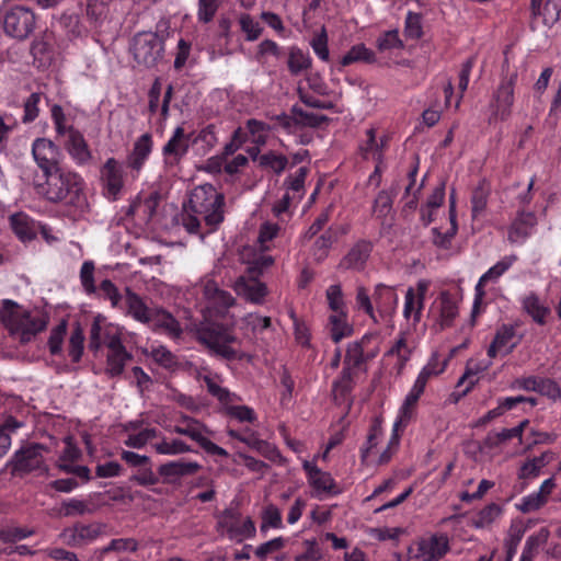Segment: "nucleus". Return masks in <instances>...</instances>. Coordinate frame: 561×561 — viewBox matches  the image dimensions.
Listing matches in <instances>:
<instances>
[{"mask_svg": "<svg viewBox=\"0 0 561 561\" xmlns=\"http://www.w3.org/2000/svg\"><path fill=\"white\" fill-rule=\"evenodd\" d=\"M37 18L35 12L24 5H13L3 14L5 35L16 41L27 39L35 31Z\"/></svg>", "mask_w": 561, "mask_h": 561, "instance_id": "nucleus-10", "label": "nucleus"}, {"mask_svg": "<svg viewBox=\"0 0 561 561\" xmlns=\"http://www.w3.org/2000/svg\"><path fill=\"white\" fill-rule=\"evenodd\" d=\"M203 381L205 382L208 392L218 399V401L225 407L227 403H232L240 401V398L230 392L227 388L221 387L219 382V377L217 375H205L203 376Z\"/></svg>", "mask_w": 561, "mask_h": 561, "instance_id": "nucleus-43", "label": "nucleus"}, {"mask_svg": "<svg viewBox=\"0 0 561 561\" xmlns=\"http://www.w3.org/2000/svg\"><path fill=\"white\" fill-rule=\"evenodd\" d=\"M517 261V256L515 254L506 255L502 257L499 262H496L493 266H491L478 280L476 285V298H474V308L482 300L484 296V286L489 283H496L500 277L506 273L513 264Z\"/></svg>", "mask_w": 561, "mask_h": 561, "instance_id": "nucleus-25", "label": "nucleus"}, {"mask_svg": "<svg viewBox=\"0 0 561 561\" xmlns=\"http://www.w3.org/2000/svg\"><path fill=\"white\" fill-rule=\"evenodd\" d=\"M547 465L545 455L534 457L525 461L518 471V478L523 480L535 479L539 476L541 469Z\"/></svg>", "mask_w": 561, "mask_h": 561, "instance_id": "nucleus-57", "label": "nucleus"}, {"mask_svg": "<svg viewBox=\"0 0 561 561\" xmlns=\"http://www.w3.org/2000/svg\"><path fill=\"white\" fill-rule=\"evenodd\" d=\"M152 150V138L149 134L141 135L134 144L131 152L127 157V167L131 170L134 178H137Z\"/></svg>", "mask_w": 561, "mask_h": 561, "instance_id": "nucleus-29", "label": "nucleus"}, {"mask_svg": "<svg viewBox=\"0 0 561 561\" xmlns=\"http://www.w3.org/2000/svg\"><path fill=\"white\" fill-rule=\"evenodd\" d=\"M197 287L202 290L204 299L214 308L227 309L234 304L232 295L220 289L217 283L208 275L201 279Z\"/></svg>", "mask_w": 561, "mask_h": 561, "instance_id": "nucleus-26", "label": "nucleus"}, {"mask_svg": "<svg viewBox=\"0 0 561 561\" xmlns=\"http://www.w3.org/2000/svg\"><path fill=\"white\" fill-rule=\"evenodd\" d=\"M517 80V72L512 73L508 78H504L495 93L496 102L500 105H513L514 85Z\"/></svg>", "mask_w": 561, "mask_h": 561, "instance_id": "nucleus-56", "label": "nucleus"}, {"mask_svg": "<svg viewBox=\"0 0 561 561\" xmlns=\"http://www.w3.org/2000/svg\"><path fill=\"white\" fill-rule=\"evenodd\" d=\"M425 390V386H423L417 381H414L413 386L411 387L410 391L404 398V401L402 405L399 409L398 416L393 423L394 425V432L396 431H403L411 419L414 415V411L417 404V401L420 397L423 394Z\"/></svg>", "mask_w": 561, "mask_h": 561, "instance_id": "nucleus-28", "label": "nucleus"}, {"mask_svg": "<svg viewBox=\"0 0 561 561\" xmlns=\"http://www.w3.org/2000/svg\"><path fill=\"white\" fill-rule=\"evenodd\" d=\"M148 325L172 339L179 337L182 333L179 321L169 311L162 308H153Z\"/></svg>", "mask_w": 561, "mask_h": 561, "instance_id": "nucleus-32", "label": "nucleus"}, {"mask_svg": "<svg viewBox=\"0 0 561 561\" xmlns=\"http://www.w3.org/2000/svg\"><path fill=\"white\" fill-rule=\"evenodd\" d=\"M404 35L412 39H419L423 35L422 15L409 11L404 23Z\"/></svg>", "mask_w": 561, "mask_h": 561, "instance_id": "nucleus-64", "label": "nucleus"}, {"mask_svg": "<svg viewBox=\"0 0 561 561\" xmlns=\"http://www.w3.org/2000/svg\"><path fill=\"white\" fill-rule=\"evenodd\" d=\"M139 549V542L133 537H121L112 539L106 546L102 547L99 551L101 556L107 553L129 554L135 553Z\"/></svg>", "mask_w": 561, "mask_h": 561, "instance_id": "nucleus-45", "label": "nucleus"}, {"mask_svg": "<svg viewBox=\"0 0 561 561\" xmlns=\"http://www.w3.org/2000/svg\"><path fill=\"white\" fill-rule=\"evenodd\" d=\"M130 53L139 66L154 68L164 56V41L154 32H139L133 37Z\"/></svg>", "mask_w": 561, "mask_h": 561, "instance_id": "nucleus-8", "label": "nucleus"}, {"mask_svg": "<svg viewBox=\"0 0 561 561\" xmlns=\"http://www.w3.org/2000/svg\"><path fill=\"white\" fill-rule=\"evenodd\" d=\"M383 140L378 142L376 140L375 130L373 128L367 130V141L360 147L362 154L365 159H373L377 162L374 173L370 175V182L376 181L379 184L381 174L382 149Z\"/></svg>", "mask_w": 561, "mask_h": 561, "instance_id": "nucleus-34", "label": "nucleus"}, {"mask_svg": "<svg viewBox=\"0 0 561 561\" xmlns=\"http://www.w3.org/2000/svg\"><path fill=\"white\" fill-rule=\"evenodd\" d=\"M382 437L381 424L379 421H375L370 426L369 434L366 443L360 449V457L364 463H370L375 461V456L378 454V444Z\"/></svg>", "mask_w": 561, "mask_h": 561, "instance_id": "nucleus-41", "label": "nucleus"}, {"mask_svg": "<svg viewBox=\"0 0 561 561\" xmlns=\"http://www.w3.org/2000/svg\"><path fill=\"white\" fill-rule=\"evenodd\" d=\"M358 61L374 64L376 61V55L364 44H357L351 47V49L342 57L341 65L346 67Z\"/></svg>", "mask_w": 561, "mask_h": 561, "instance_id": "nucleus-49", "label": "nucleus"}, {"mask_svg": "<svg viewBox=\"0 0 561 561\" xmlns=\"http://www.w3.org/2000/svg\"><path fill=\"white\" fill-rule=\"evenodd\" d=\"M123 432L126 434L124 444L127 447L141 449L147 444L160 437V432L156 427L148 426L142 419L134 420L123 425Z\"/></svg>", "mask_w": 561, "mask_h": 561, "instance_id": "nucleus-18", "label": "nucleus"}, {"mask_svg": "<svg viewBox=\"0 0 561 561\" xmlns=\"http://www.w3.org/2000/svg\"><path fill=\"white\" fill-rule=\"evenodd\" d=\"M197 339L213 354L221 358L234 360L244 356L233 331L221 324L210 323L201 327L197 331Z\"/></svg>", "mask_w": 561, "mask_h": 561, "instance_id": "nucleus-6", "label": "nucleus"}, {"mask_svg": "<svg viewBox=\"0 0 561 561\" xmlns=\"http://www.w3.org/2000/svg\"><path fill=\"white\" fill-rule=\"evenodd\" d=\"M192 136L193 134H186L183 127H176L172 137L168 140L162 149L165 159L178 161L184 157L190 145L193 144Z\"/></svg>", "mask_w": 561, "mask_h": 561, "instance_id": "nucleus-31", "label": "nucleus"}, {"mask_svg": "<svg viewBox=\"0 0 561 561\" xmlns=\"http://www.w3.org/2000/svg\"><path fill=\"white\" fill-rule=\"evenodd\" d=\"M261 519H262V523L260 526V530L262 533H265L270 528H273V529L284 528L282 512L276 505H274L272 503L266 504L263 507L262 513H261Z\"/></svg>", "mask_w": 561, "mask_h": 561, "instance_id": "nucleus-50", "label": "nucleus"}, {"mask_svg": "<svg viewBox=\"0 0 561 561\" xmlns=\"http://www.w3.org/2000/svg\"><path fill=\"white\" fill-rule=\"evenodd\" d=\"M216 530L221 537L238 543L255 535V525L250 517H243L238 511L228 508L217 516Z\"/></svg>", "mask_w": 561, "mask_h": 561, "instance_id": "nucleus-9", "label": "nucleus"}, {"mask_svg": "<svg viewBox=\"0 0 561 561\" xmlns=\"http://www.w3.org/2000/svg\"><path fill=\"white\" fill-rule=\"evenodd\" d=\"M92 513L89 503L84 500L71 497L62 502L61 514L64 516H77Z\"/></svg>", "mask_w": 561, "mask_h": 561, "instance_id": "nucleus-60", "label": "nucleus"}, {"mask_svg": "<svg viewBox=\"0 0 561 561\" xmlns=\"http://www.w3.org/2000/svg\"><path fill=\"white\" fill-rule=\"evenodd\" d=\"M356 306L363 310L369 318L375 322H379L377 313L375 311L374 298L371 299L367 289L363 286L357 287L356 290Z\"/></svg>", "mask_w": 561, "mask_h": 561, "instance_id": "nucleus-59", "label": "nucleus"}, {"mask_svg": "<svg viewBox=\"0 0 561 561\" xmlns=\"http://www.w3.org/2000/svg\"><path fill=\"white\" fill-rule=\"evenodd\" d=\"M239 24L241 31L245 33V39L249 42L256 41L263 32L261 24L247 13L240 16Z\"/></svg>", "mask_w": 561, "mask_h": 561, "instance_id": "nucleus-62", "label": "nucleus"}, {"mask_svg": "<svg viewBox=\"0 0 561 561\" xmlns=\"http://www.w3.org/2000/svg\"><path fill=\"white\" fill-rule=\"evenodd\" d=\"M516 330L512 324H502L495 333V336L488 348V356L495 358L497 355L505 356L510 354L518 344Z\"/></svg>", "mask_w": 561, "mask_h": 561, "instance_id": "nucleus-24", "label": "nucleus"}, {"mask_svg": "<svg viewBox=\"0 0 561 561\" xmlns=\"http://www.w3.org/2000/svg\"><path fill=\"white\" fill-rule=\"evenodd\" d=\"M124 329L110 322L104 316L96 314L90 327L89 348L99 352L103 346L113 348L123 343Z\"/></svg>", "mask_w": 561, "mask_h": 561, "instance_id": "nucleus-12", "label": "nucleus"}, {"mask_svg": "<svg viewBox=\"0 0 561 561\" xmlns=\"http://www.w3.org/2000/svg\"><path fill=\"white\" fill-rule=\"evenodd\" d=\"M387 355L397 356V371L401 374L407 362L411 356V348L408 346L404 335L402 334L394 345L388 351Z\"/></svg>", "mask_w": 561, "mask_h": 561, "instance_id": "nucleus-58", "label": "nucleus"}, {"mask_svg": "<svg viewBox=\"0 0 561 561\" xmlns=\"http://www.w3.org/2000/svg\"><path fill=\"white\" fill-rule=\"evenodd\" d=\"M491 365V360L469 359L461 380H469L470 386H473L478 381V376L488 370Z\"/></svg>", "mask_w": 561, "mask_h": 561, "instance_id": "nucleus-61", "label": "nucleus"}, {"mask_svg": "<svg viewBox=\"0 0 561 561\" xmlns=\"http://www.w3.org/2000/svg\"><path fill=\"white\" fill-rule=\"evenodd\" d=\"M28 56L32 58L31 65L34 68L48 69L56 58L54 34L46 30L34 36L30 43Z\"/></svg>", "mask_w": 561, "mask_h": 561, "instance_id": "nucleus-14", "label": "nucleus"}, {"mask_svg": "<svg viewBox=\"0 0 561 561\" xmlns=\"http://www.w3.org/2000/svg\"><path fill=\"white\" fill-rule=\"evenodd\" d=\"M379 344L376 333H366L359 340L348 343L343 368L332 385L335 398L344 399L352 392L359 375L366 371L365 364L379 354Z\"/></svg>", "mask_w": 561, "mask_h": 561, "instance_id": "nucleus-2", "label": "nucleus"}, {"mask_svg": "<svg viewBox=\"0 0 561 561\" xmlns=\"http://www.w3.org/2000/svg\"><path fill=\"white\" fill-rule=\"evenodd\" d=\"M308 168L301 167L297 170L295 174H290L284 182L286 186V192H293V195L296 196V203H298L305 193V180L308 175Z\"/></svg>", "mask_w": 561, "mask_h": 561, "instance_id": "nucleus-53", "label": "nucleus"}, {"mask_svg": "<svg viewBox=\"0 0 561 561\" xmlns=\"http://www.w3.org/2000/svg\"><path fill=\"white\" fill-rule=\"evenodd\" d=\"M458 316V305L453 296L443 291L431 305L427 317L435 331H443L453 325Z\"/></svg>", "mask_w": 561, "mask_h": 561, "instance_id": "nucleus-15", "label": "nucleus"}, {"mask_svg": "<svg viewBox=\"0 0 561 561\" xmlns=\"http://www.w3.org/2000/svg\"><path fill=\"white\" fill-rule=\"evenodd\" d=\"M430 282L420 279L416 287H409L404 296L403 317L413 327H416L422 319V311Z\"/></svg>", "mask_w": 561, "mask_h": 561, "instance_id": "nucleus-17", "label": "nucleus"}, {"mask_svg": "<svg viewBox=\"0 0 561 561\" xmlns=\"http://www.w3.org/2000/svg\"><path fill=\"white\" fill-rule=\"evenodd\" d=\"M106 525L100 522L90 524L77 523L65 528L59 537L64 543L70 547L80 548L94 542L105 534Z\"/></svg>", "mask_w": 561, "mask_h": 561, "instance_id": "nucleus-13", "label": "nucleus"}, {"mask_svg": "<svg viewBox=\"0 0 561 561\" xmlns=\"http://www.w3.org/2000/svg\"><path fill=\"white\" fill-rule=\"evenodd\" d=\"M202 466L197 461L178 459L167 461L158 467V474L163 482L174 483L181 478L193 476L201 470Z\"/></svg>", "mask_w": 561, "mask_h": 561, "instance_id": "nucleus-23", "label": "nucleus"}, {"mask_svg": "<svg viewBox=\"0 0 561 561\" xmlns=\"http://www.w3.org/2000/svg\"><path fill=\"white\" fill-rule=\"evenodd\" d=\"M329 325L331 339L334 343H339L353 334V327L348 323L346 313L331 314Z\"/></svg>", "mask_w": 561, "mask_h": 561, "instance_id": "nucleus-47", "label": "nucleus"}, {"mask_svg": "<svg viewBox=\"0 0 561 561\" xmlns=\"http://www.w3.org/2000/svg\"><path fill=\"white\" fill-rule=\"evenodd\" d=\"M83 343H84V334L80 327H77L72 330L70 339H69V345H68V353L71 357V360L77 363L81 359L82 353H83Z\"/></svg>", "mask_w": 561, "mask_h": 561, "instance_id": "nucleus-63", "label": "nucleus"}, {"mask_svg": "<svg viewBox=\"0 0 561 561\" xmlns=\"http://www.w3.org/2000/svg\"><path fill=\"white\" fill-rule=\"evenodd\" d=\"M170 432L187 436L192 440L198 443V445L208 434V430L204 424L187 415H181L180 423L174 425Z\"/></svg>", "mask_w": 561, "mask_h": 561, "instance_id": "nucleus-36", "label": "nucleus"}, {"mask_svg": "<svg viewBox=\"0 0 561 561\" xmlns=\"http://www.w3.org/2000/svg\"><path fill=\"white\" fill-rule=\"evenodd\" d=\"M46 185L41 193L53 203L82 206L85 202L82 178L67 169L57 168L45 173Z\"/></svg>", "mask_w": 561, "mask_h": 561, "instance_id": "nucleus-4", "label": "nucleus"}, {"mask_svg": "<svg viewBox=\"0 0 561 561\" xmlns=\"http://www.w3.org/2000/svg\"><path fill=\"white\" fill-rule=\"evenodd\" d=\"M523 308L540 325L546 323V318L550 313L549 307L545 306L536 294H529L523 299Z\"/></svg>", "mask_w": 561, "mask_h": 561, "instance_id": "nucleus-46", "label": "nucleus"}, {"mask_svg": "<svg viewBox=\"0 0 561 561\" xmlns=\"http://www.w3.org/2000/svg\"><path fill=\"white\" fill-rule=\"evenodd\" d=\"M449 537L445 533L427 534L409 549V561H439L449 551Z\"/></svg>", "mask_w": 561, "mask_h": 561, "instance_id": "nucleus-11", "label": "nucleus"}, {"mask_svg": "<svg viewBox=\"0 0 561 561\" xmlns=\"http://www.w3.org/2000/svg\"><path fill=\"white\" fill-rule=\"evenodd\" d=\"M124 168L114 158H108L101 169V181L104 195L112 201L117 199L124 187Z\"/></svg>", "mask_w": 561, "mask_h": 561, "instance_id": "nucleus-19", "label": "nucleus"}, {"mask_svg": "<svg viewBox=\"0 0 561 561\" xmlns=\"http://www.w3.org/2000/svg\"><path fill=\"white\" fill-rule=\"evenodd\" d=\"M296 201V196L289 192H285L284 195L276 201L272 206V214L276 221L288 224L293 216L291 204Z\"/></svg>", "mask_w": 561, "mask_h": 561, "instance_id": "nucleus-51", "label": "nucleus"}, {"mask_svg": "<svg viewBox=\"0 0 561 561\" xmlns=\"http://www.w3.org/2000/svg\"><path fill=\"white\" fill-rule=\"evenodd\" d=\"M502 514V508L495 503H491L479 511L471 519L476 528H485L494 523Z\"/></svg>", "mask_w": 561, "mask_h": 561, "instance_id": "nucleus-52", "label": "nucleus"}, {"mask_svg": "<svg viewBox=\"0 0 561 561\" xmlns=\"http://www.w3.org/2000/svg\"><path fill=\"white\" fill-rule=\"evenodd\" d=\"M225 197L211 184L195 187L183 215V226L190 233L214 232L224 220Z\"/></svg>", "mask_w": 561, "mask_h": 561, "instance_id": "nucleus-1", "label": "nucleus"}, {"mask_svg": "<svg viewBox=\"0 0 561 561\" xmlns=\"http://www.w3.org/2000/svg\"><path fill=\"white\" fill-rule=\"evenodd\" d=\"M159 440L151 444L152 449L162 456H179L192 451L190 445L179 438L169 439L160 434Z\"/></svg>", "mask_w": 561, "mask_h": 561, "instance_id": "nucleus-40", "label": "nucleus"}, {"mask_svg": "<svg viewBox=\"0 0 561 561\" xmlns=\"http://www.w3.org/2000/svg\"><path fill=\"white\" fill-rule=\"evenodd\" d=\"M279 125L289 133H295L299 127H317L324 121L323 116L304 112L301 108L293 107L290 115H278Z\"/></svg>", "mask_w": 561, "mask_h": 561, "instance_id": "nucleus-30", "label": "nucleus"}, {"mask_svg": "<svg viewBox=\"0 0 561 561\" xmlns=\"http://www.w3.org/2000/svg\"><path fill=\"white\" fill-rule=\"evenodd\" d=\"M133 355L126 350L124 344H119L106 352L105 374L112 378L121 376L126 364L131 360Z\"/></svg>", "mask_w": 561, "mask_h": 561, "instance_id": "nucleus-35", "label": "nucleus"}, {"mask_svg": "<svg viewBox=\"0 0 561 561\" xmlns=\"http://www.w3.org/2000/svg\"><path fill=\"white\" fill-rule=\"evenodd\" d=\"M46 448L41 444H30L15 451L12 463L15 472L37 471L44 473L47 467L44 460Z\"/></svg>", "mask_w": 561, "mask_h": 561, "instance_id": "nucleus-16", "label": "nucleus"}, {"mask_svg": "<svg viewBox=\"0 0 561 561\" xmlns=\"http://www.w3.org/2000/svg\"><path fill=\"white\" fill-rule=\"evenodd\" d=\"M312 59L308 53H305L297 46L288 48L287 67L291 76H299L302 71L311 68Z\"/></svg>", "mask_w": 561, "mask_h": 561, "instance_id": "nucleus-42", "label": "nucleus"}, {"mask_svg": "<svg viewBox=\"0 0 561 561\" xmlns=\"http://www.w3.org/2000/svg\"><path fill=\"white\" fill-rule=\"evenodd\" d=\"M249 267L245 274L240 275L231 285L236 295L244 301L262 306L270 290L265 283L259 279L264 270L274 264V257L270 254L261 253L248 262Z\"/></svg>", "mask_w": 561, "mask_h": 561, "instance_id": "nucleus-5", "label": "nucleus"}, {"mask_svg": "<svg viewBox=\"0 0 561 561\" xmlns=\"http://www.w3.org/2000/svg\"><path fill=\"white\" fill-rule=\"evenodd\" d=\"M225 413L227 416L237 420L240 423H254L257 420V415L255 411L248 407L241 404L227 403L224 407Z\"/></svg>", "mask_w": 561, "mask_h": 561, "instance_id": "nucleus-55", "label": "nucleus"}, {"mask_svg": "<svg viewBox=\"0 0 561 561\" xmlns=\"http://www.w3.org/2000/svg\"><path fill=\"white\" fill-rule=\"evenodd\" d=\"M32 153L44 174L57 169L59 158L58 147L47 138H37L32 145Z\"/></svg>", "mask_w": 561, "mask_h": 561, "instance_id": "nucleus-22", "label": "nucleus"}, {"mask_svg": "<svg viewBox=\"0 0 561 561\" xmlns=\"http://www.w3.org/2000/svg\"><path fill=\"white\" fill-rule=\"evenodd\" d=\"M549 535L547 528H540L536 534L530 535L525 542L519 561H533L539 548L548 541Z\"/></svg>", "mask_w": 561, "mask_h": 561, "instance_id": "nucleus-48", "label": "nucleus"}, {"mask_svg": "<svg viewBox=\"0 0 561 561\" xmlns=\"http://www.w3.org/2000/svg\"><path fill=\"white\" fill-rule=\"evenodd\" d=\"M125 301L127 306V314L138 322L145 324L150 322L153 308H150L139 295L127 288Z\"/></svg>", "mask_w": 561, "mask_h": 561, "instance_id": "nucleus-38", "label": "nucleus"}, {"mask_svg": "<svg viewBox=\"0 0 561 561\" xmlns=\"http://www.w3.org/2000/svg\"><path fill=\"white\" fill-rule=\"evenodd\" d=\"M0 321L12 336L26 343L46 329L48 317L39 311H27L11 300H3Z\"/></svg>", "mask_w": 561, "mask_h": 561, "instance_id": "nucleus-3", "label": "nucleus"}, {"mask_svg": "<svg viewBox=\"0 0 561 561\" xmlns=\"http://www.w3.org/2000/svg\"><path fill=\"white\" fill-rule=\"evenodd\" d=\"M399 302V297L394 287L378 284L374 291L375 311L378 319H385L394 313Z\"/></svg>", "mask_w": 561, "mask_h": 561, "instance_id": "nucleus-27", "label": "nucleus"}, {"mask_svg": "<svg viewBox=\"0 0 561 561\" xmlns=\"http://www.w3.org/2000/svg\"><path fill=\"white\" fill-rule=\"evenodd\" d=\"M448 358L442 359L438 352H433L426 365L421 369L415 381L426 387L430 378L440 375L445 371Z\"/></svg>", "mask_w": 561, "mask_h": 561, "instance_id": "nucleus-44", "label": "nucleus"}, {"mask_svg": "<svg viewBox=\"0 0 561 561\" xmlns=\"http://www.w3.org/2000/svg\"><path fill=\"white\" fill-rule=\"evenodd\" d=\"M51 117L55 124L56 133L64 137V145L70 157L78 164H84L91 159V151L81 133L73 129L68 123L62 107H51Z\"/></svg>", "mask_w": 561, "mask_h": 561, "instance_id": "nucleus-7", "label": "nucleus"}, {"mask_svg": "<svg viewBox=\"0 0 561 561\" xmlns=\"http://www.w3.org/2000/svg\"><path fill=\"white\" fill-rule=\"evenodd\" d=\"M10 225L14 233L22 241H30L36 237V224L24 213L11 215Z\"/></svg>", "mask_w": 561, "mask_h": 561, "instance_id": "nucleus-39", "label": "nucleus"}, {"mask_svg": "<svg viewBox=\"0 0 561 561\" xmlns=\"http://www.w3.org/2000/svg\"><path fill=\"white\" fill-rule=\"evenodd\" d=\"M525 527L522 523H513L510 527L508 534L504 540V547L508 561H512L516 554L517 548L525 535Z\"/></svg>", "mask_w": 561, "mask_h": 561, "instance_id": "nucleus-54", "label": "nucleus"}, {"mask_svg": "<svg viewBox=\"0 0 561 561\" xmlns=\"http://www.w3.org/2000/svg\"><path fill=\"white\" fill-rule=\"evenodd\" d=\"M313 461L304 460L302 468L307 473L308 483L313 489L317 496L327 494H337L335 482L329 472L322 471Z\"/></svg>", "mask_w": 561, "mask_h": 561, "instance_id": "nucleus-20", "label": "nucleus"}, {"mask_svg": "<svg viewBox=\"0 0 561 561\" xmlns=\"http://www.w3.org/2000/svg\"><path fill=\"white\" fill-rule=\"evenodd\" d=\"M537 218L531 211H522L512 222L508 239L513 243H523L534 231Z\"/></svg>", "mask_w": 561, "mask_h": 561, "instance_id": "nucleus-33", "label": "nucleus"}, {"mask_svg": "<svg viewBox=\"0 0 561 561\" xmlns=\"http://www.w3.org/2000/svg\"><path fill=\"white\" fill-rule=\"evenodd\" d=\"M373 245L368 241H358L343 257L340 265L344 268L363 270L371 252Z\"/></svg>", "mask_w": 561, "mask_h": 561, "instance_id": "nucleus-37", "label": "nucleus"}, {"mask_svg": "<svg viewBox=\"0 0 561 561\" xmlns=\"http://www.w3.org/2000/svg\"><path fill=\"white\" fill-rule=\"evenodd\" d=\"M287 233V225L272 219L264 220L257 230L255 247L261 252H267L276 248L278 240Z\"/></svg>", "mask_w": 561, "mask_h": 561, "instance_id": "nucleus-21", "label": "nucleus"}]
</instances>
